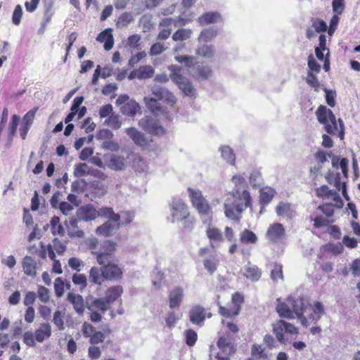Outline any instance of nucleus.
<instances>
[{
    "instance_id": "nucleus-1",
    "label": "nucleus",
    "mask_w": 360,
    "mask_h": 360,
    "mask_svg": "<svg viewBox=\"0 0 360 360\" xmlns=\"http://www.w3.org/2000/svg\"><path fill=\"white\" fill-rule=\"evenodd\" d=\"M231 181L235 184V188L230 193L231 198H227L224 202V213L229 219L239 221L240 214L251 206V197L245 189L247 182L243 176L235 175Z\"/></svg>"
},
{
    "instance_id": "nucleus-2",
    "label": "nucleus",
    "mask_w": 360,
    "mask_h": 360,
    "mask_svg": "<svg viewBox=\"0 0 360 360\" xmlns=\"http://www.w3.org/2000/svg\"><path fill=\"white\" fill-rule=\"evenodd\" d=\"M151 91L155 98L144 97L143 98L147 108L155 117L162 120L172 121L173 115L162 106L160 103L157 101V99L165 100L167 104L173 106L176 102L174 95L166 88L158 85L152 86Z\"/></svg>"
},
{
    "instance_id": "nucleus-3",
    "label": "nucleus",
    "mask_w": 360,
    "mask_h": 360,
    "mask_svg": "<svg viewBox=\"0 0 360 360\" xmlns=\"http://www.w3.org/2000/svg\"><path fill=\"white\" fill-rule=\"evenodd\" d=\"M316 115L318 121L324 125L325 130L327 133L329 134H335L338 133L340 139H344L345 127L343 121L341 119L338 120V128L335 116L331 110L327 108L326 106L321 105L318 108Z\"/></svg>"
},
{
    "instance_id": "nucleus-4",
    "label": "nucleus",
    "mask_w": 360,
    "mask_h": 360,
    "mask_svg": "<svg viewBox=\"0 0 360 360\" xmlns=\"http://www.w3.org/2000/svg\"><path fill=\"white\" fill-rule=\"evenodd\" d=\"M168 70L170 71L171 80L178 86L185 96H193L195 95V89L191 82L181 75L182 68L181 66L170 65L168 66Z\"/></svg>"
},
{
    "instance_id": "nucleus-5",
    "label": "nucleus",
    "mask_w": 360,
    "mask_h": 360,
    "mask_svg": "<svg viewBox=\"0 0 360 360\" xmlns=\"http://www.w3.org/2000/svg\"><path fill=\"white\" fill-rule=\"evenodd\" d=\"M287 302L291 307L294 316L295 315L302 326H308V320L304 316V311L307 310L310 305L309 300L304 297H299L295 298L292 296H289L287 299Z\"/></svg>"
},
{
    "instance_id": "nucleus-6",
    "label": "nucleus",
    "mask_w": 360,
    "mask_h": 360,
    "mask_svg": "<svg viewBox=\"0 0 360 360\" xmlns=\"http://www.w3.org/2000/svg\"><path fill=\"white\" fill-rule=\"evenodd\" d=\"M97 214L101 217H104L110 221L117 223V224H120V226L129 224L132 221L134 217V214L130 212H124L120 215L115 213L112 208L108 207H103L100 208L97 212Z\"/></svg>"
},
{
    "instance_id": "nucleus-7",
    "label": "nucleus",
    "mask_w": 360,
    "mask_h": 360,
    "mask_svg": "<svg viewBox=\"0 0 360 360\" xmlns=\"http://www.w3.org/2000/svg\"><path fill=\"white\" fill-rule=\"evenodd\" d=\"M172 222L179 221L187 215L188 206L179 198H173L170 204Z\"/></svg>"
},
{
    "instance_id": "nucleus-8",
    "label": "nucleus",
    "mask_w": 360,
    "mask_h": 360,
    "mask_svg": "<svg viewBox=\"0 0 360 360\" xmlns=\"http://www.w3.org/2000/svg\"><path fill=\"white\" fill-rule=\"evenodd\" d=\"M266 238L274 243H279L285 238V230L283 224L274 223L269 226L266 233Z\"/></svg>"
},
{
    "instance_id": "nucleus-9",
    "label": "nucleus",
    "mask_w": 360,
    "mask_h": 360,
    "mask_svg": "<svg viewBox=\"0 0 360 360\" xmlns=\"http://www.w3.org/2000/svg\"><path fill=\"white\" fill-rule=\"evenodd\" d=\"M139 125L147 132L160 135L165 133V129L156 120L150 116H146L139 120Z\"/></svg>"
},
{
    "instance_id": "nucleus-10",
    "label": "nucleus",
    "mask_w": 360,
    "mask_h": 360,
    "mask_svg": "<svg viewBox=\"0 0 360 360\" xmlns=\"http://www.w3.org/2000/svg\"><path fill=\"white\" fill-rule=\"evenodd\" d=\"M139 125L147 132L160 135L165 133V129L156 120L150 116H146L139 120Z\"/></svg>"
},
{
    "instance_id": "nucleus-11",
    "label": "nucleus",
    "mask_w": 360,
    "mask_h": 360,
    "mask_svg": "<svg viewBox=\"0 0 360 360\" xmlns=\"http://www.w3.org/2000/svg\"><path fill=\"white\" fill-rule=\"evenodd\" d=\"M85 307L91 311L98 309L102 312L106 311L110 308L104 297L94 298L92 296H87L86 297Z\"/></svg>"
},
{
    "instance_id": "nucleus-12",
    "label": "nucleus",
    "mask_w": 360,
    "mask_h": 360,
    "mask_svg": "<svg viewBox=\"0 0 360 360\" xmlns=\"http://www.w3.org/2000/svg\"><path fill=\"white\" fill-rule=\"evenodd\" d=\"M206 235L210 239L211 247L214 249L219 248L224 241L221 231L218 228L211 226V224H208Z\"/></svg>"
},
{
    "instance_id": "nucleus-13",
    "label": "nucleus",
    "mask_w": 360,
    "mask_h": 360,
    "mask_svg": "<svg viewBox=\"0 0 360 360\" xmlns=\"http://www.w3.org/2000/svg\"><path fill=\"white\" fill-rule=\"evenodd\" d=\"M311 308L312 311L309 314L308 318H307L308 324L309 321L314 324H317L321 317L326 314L324 306L321 302L316 301L311 306Z\"/></svg>"
},
{
    "instance_id": "nucleus-14",
    "label": "nucleus",
    "mask_w": 360,
    "mask_h": 360,
    "mask_svg": "<svg viewBox=\"0 0 360 360\" xmlns=\"http://www.w3.org/2000/svg\"><path fill=\"white\" fill-rule=\"evenodd\" d=\"M102 268L105 280L116 281L122 276V271L117 264L108 263Z\"/></svg>"
},
{
    "instance_id": "nucleus-15",
    "label": "nucleus",
    "mask_w": 360,
    "mask_h": 360,
    "mask_svg": "<svg viewBox=\"0 0 360 360\" xmlns=\"http://www.w3.org/2000/svg\"><path fill=\"white\" fill-rule=\"evenodd\" d=\"M206 310L200 305L193 306L189 311V320L193 324L201 325L205 320Z\"/></svg>"
},
{
    "instance_id": "nucleus-16",
    "label": "nucleus",
    "mask_w": 360,
    "mask_h": 360,
    "mask_svg": "<svg viewBox=\"0 0 360 360\" xmlns=\"http://www.w3.org/2000/svg\"><path fill=\"white\" fill-rule=\"evenodd\" d=\"M223 21L221 15L217 11L206 12L198 17V22L202 25L221 22Z\"/></svg>"
},
{
    "instance_id": "nucleus-17",
    "label": "nucleus",
    "mask_w": 360,
    "mask_h": 360,
    "mask_svg": "<svg viewBox=\"0 0 360 360\" xmlns=\"http://www.w3.org/2000/svg\"><path fill=\"white\" fill-rule=\"evenodd\" d=\"M67 300L73 305L74 309L79 316L84 314L85 302L82 295L70 292L68 294Z\"/></svg>"
},
{
    "instance_id": "nucleus-18",
    "label": "nucleus",
    "mask_w": 360,
    "mask_h": 360,
    "mask_svg": "<svg viewBox=\"0 0 360 360\" xmlns=\"http://www.w3.org/2000/svg\"><path fill=\"white\" fill-rule=\"evenodd\" d=\"M184 297V290L181 287L174 288L169 295V304L171 309L177 308L181 304Z\"/></svg>"
},
{
    "instance_id": "nucleus-19",
    "label": "nucleus",
    "mask_w": 360,
    "mask_h": 360,
    "mask_svg": "<svg viewBox=\"0 0 360 360\" xmlns=\"http://www.w3.org/2000/svg\"><path fill=\"white\" fill-rule=\"evenodd\" d=\"M113 222L108 219V221L97 227L96 233L105 237L112 236L120 227V224H113Z\"/></svg>"
},
{
    "instance_id": "nucleus-20",
    "label": "nucleus",
    "mask_w": 360,
    "mask_h": 360,
    "mask_svg": "<svg viewBox=\"0 0 360 360\" xmlns=\"http://www.w3.org/2000/svg\"><path fill=\"white\" fill-rule=\"evenodd\" d=\"M127 134L132 139L135 144L140 146H146L148 141L145 135L134 127H129L126 129Z\"/></svg>"
},
{
    "instance_id": "nucleus-21",
    "label": "nucleus",
    "mask_w": 360,
    "mask_h": 360,
    "mask_svg": "<svg viewBox=\"0 0 360 360\" xmlns=\"http://www.w3.org/2000/svg\"><path fill=\"white\" fill-rule=\"evenodd\" d=\"M111 32L112 30L110 28H107L101 32L96 38L98 41L104 42L103 47L105 51L110 50L113 46L114 41Z\"/></svg>"
},
{
    "instance_id": "nucleus-22",
    "label": "nucleus",
    "mask_w": 360,
    "mask_h": 360,
    "mask_svg": "<svg viewBox=\"0 0 360 360\" xmlns=\"http://www.w3.org/2000/svg\"><path fill=\"white\" fill-rule=\"evenodd\" d=\"M125 166V160L122 156L115 154L110 155L108 162V167L110 169L115 171H122L124 169Z\"/></svg>"
},
{
    "instance_id": "nucleus-23",
    "label": "nucleus",
    "mask_w": 360,
    "mask_h": 360,
    "mask_svg": "<svg viewBox=\"0 0 360 360\" xmlns=\"http://www.w3.org/2000/svg\"><path fill=\"white\" fill-rule=\"evenodd\" d=\"M218 34V30L214 27H209L203 29L198 37V41L199 43H208L212 41Z\"/></svg>"
},
{
    "instance_id": "nucleus-24",
    "label": "nucleus",
    "mask_w": 360,
    "mask_h": 360,
    "mask_svg": "<svg viewBox=\"0 0 360 360\" xmlns=\"http://www.w3.org/2000/svg\"><path fill=\"white\" fill-rule=\"evenodd\" d=\"M217 347L226 354L231 355L235 352L234 347L229 336H221L217 342Z\"/></svg>"
},
{
    "instance_id": "nucleus-25",
    "label": "nucleus",
    "mask_w": 360,
    "mask_h": 360,
    "mask_svg": "<svg viewBox=\"0 0 360 360\" xmlns=\"http://www.w3.org/2000/svg\"><path fill=\"white\" fill-rule=\"evenodd\" d=\"M194 207H195L198 212L204 217L202 219L204 224H210L212 223V210L207 200L200 202Z\"/></svg>"
},
{
    "instance_id": "nucleus-26",
    "label": "nucleus",
    "mask_w": 360,
    "mask_h": 360,
    "mask_svg": "<svg viewBox=\"0 0 360 360\" xmlns=\"http://www.w3.org/2000/svg\"><path fill=\"white\" fill-rule=\"evenodd\" d=\"M123 293V288L120 285H115L109 288L105 292V300L110 306L117 300Z\"/></svg>"
},
{
    "instance_id": "nucleus-27",
    "label": "nucleus",
    "mask_w": 360,
    "mask_h": 360,
    "mask_svg": "<svg viewBox=\"0 0 360 360\" xmlns=\"http://www.w3.org/2000/svg\"><path fill=\"white\" fill-rule=\"evenodd\" d=\"M243 276L252 281H257L261 278L262 271L257 266L248 263L243 268Z\"/></svg>"
},
{
    "instance_id": "nucleus-28",
    "label": "nucleus",
    "mask_w": 360,
    "mask_h": 360,
    "mask_svg": "<svg viewBox=\"0 0 360 360\" xmlns=\"http://www.w3.org/2000/svg\"><path fill=\"white\" fill-rule=\"evenodd\" d=\"M276 301L278 302L276 306V311L280 317L292 319L295 318L291 307L289 304L285 302H281L280 298H278Z\"/></svg>"
},
{
    "instance_id": "nucleus-29",
    "label": "nucleus",
    "mask_w": 360,
    "mask_h": 360,
    "mask_svg": "<svg viewBox=\"0 0 360 360\" xmlns=\"http://www.w3.org/2000/svg\"><path fill=\"white\" fill-rule=\"evenodd\" d=\"M51 335V328L49 323H41L34 332V338L39 342H42L46 338Z\"/></svg>"
},
{
    "instance_id": "nucleus-30",
    "label": "nucleus",
    "mask_w": 360,
    "mask_h": 360,
    "mask_svg": "<svg viewBox=\"0 0 360 360\" xmlns=\"http://www.w3.org/2000/svg\"><path fill=\"white\" fill-rule=\"evenodd\" d=\"M140 109L139 104L134 100H130L120 107L122 113L129 117H134Z\"/></svg>"
},
{
    "instance_id": "nucleus-31",
    "label": "nucleus",
    "mask_w": 360,
    "mask_h": 360,
    "mask_svg": "<svg viewBox=\"0 0 360 360\" xmlns=\"http://www.w3.org/2000/svg\"><path fill=\"white\" fill-rule=\"evenodd\" d=\"M195 53L198 56L202 58H212L215 53L214 46L212 44H207V43H205L204 44L202 45H199L195 50Z\"/></svg>"
},
{
    "instance_id": "nucleus-32",
    "label": "nucleus",
    "mask_w": 360,
    "mask_h": 360,
    "mask_svg": "<svg viewBox=\"0 0 360 360\" xmlns=\"http://www.w3.org/2000/svg\"><path fill=\"white\" fill-rule=\"evenodd\" d=\"M273 333L275 334L276 339L281 344L286 345L288 340L284 337L283 333L285 325L284 320H279L275 323H273Z\"/></svg>"
},
{
    "instance_id": "nucleus-33",
    "label": "nucleus",
    "mask_w": 360,
    "mask_h": 360,
    "mask_svg": "<svg viewBox=\"0 0 360 360\" xmlns=\"http://www.w3.org/2000/svg\"><path fill=\"white\" fill-rule=\"evenodd\" d=\"M37 263L34 258L26 256L22 260V268L25 274L33 276L36 274Z\"/></svg>"
},
{
    "instance_id": "nucleus-34",
    "label": "nucleus",
    "mask_w": 360,
    "mask_h": 360,
    "mask_svg": "<svg viewBox=\"0 0 360 360\" xmlns=\"http://www.w3.org/2000/svg\"><path fill=\"white\" fill-rule=\"evenodd\" d=\"M89 280L94 284L101 285L105 280L103 268L101 267L99 269L96 266L92 267L89 272Z\"/></svg>"
},
{
    "instance_id": "nucleus-35",
    "label": "nucleus",
    "mask_w": 360,
    "mask_h": 360,
    "mask_svg": "<svg viewBox=\"0 0 360 360\" xmlns=\"http://www.w3.org/2000/svg\"><path fill=\"white\" fill-rule=\"evenodd\" d=\"M276 214L278 216L292 218L295 215V212L292 209L289 203L280 202L276 209Z\"/></svg>"
},
{
    "instance_id": "nucleus-36",
    "label": "nucleus",
    "mask_w": 360,
    "mask_h": 360,
    "mask_svg": "<svg viewBox=\"0 0 360 360\" xmlns=\"http://www.w3.org/2000/svg\"><path fill=\"white\" fill-rule=\"evenodd\" d=\"M256 234L249 229H245L240 233V240L245 244H255L257 242Z\"/></svg>"
},
{
    "instance_id": "nucleus-37",
    "label": "nucleus",
    "mask_w": 360,
    "mask_h": 360,
    "mask_svg": "<svg viewBox=\"0 0 360 360\" xmlns=\"http://www.w3.org/2000/svg\"><path fill=\"white\" fill-rule=\"evenodd\" d=\"M221 158L228 163L233 165L235 164L236 156L233 150L228 146H221L219 148Z\"/></svg>"
},
{
    "instance_id": "nucleus-38",
    "label": "nucleus",
    "mask_w": 360,
    "mask_h": 360,
    "mask_svg": "<svg viewBox=\"0 0 360 360\" xmlns=\"http://www.w3.org/2000/svg\"><path fill=\"white\" fill-rule=\"evenodd\" d=\"M81 218L86 221H91L96 217V211L91 206L82 207L79 210Z\"/></svg>"
},
{
    "instance_id": "nucleus-39",
    "label": "nucleus",
    "mask_w": 360,
    "mask_h": 360,
    "mask_svg": "<svg viewBox=\"0 0 360 360\" xmlns=\"http://www.w3.org/2000/svg\"><path fill=\"white\" fill-rule=\"evenodd\" d=\"M50 226L53 235L63 236L65 234V229L62 224H60V218L58 217L54 216L51 219Z\"/></svg>"
},
{
    "instance_id": "nucleus-40",
    "label": "nucleus",
    "mask_w": 360,
    "mask_h": 360,
    "mask_svg": "<svg viewBox=\"0 0 360 360\" xmlns=\"http://www.w3.org/2000/svg\"><path fill=\"white\" fill-rule=\"evenodd\" d=\"M274 194L275 191L271 188L261 190L259 195L260 204L264 205L269 204L273 199Z\"/></svg>"
},
{
    "instance_id": "nucleus-41",
    "label": "nucleus",
    "mask_w": 360,
    "mask_h": 360,
    "mask_svg": "<svg viewBox=\"0 0 360 360\" xmlns=\"http://www.w3.org/2000/svg\"><path fill=\"white\" fill-rule=\"evenodd\" d=\"M192 31L190 29H179L172 35L174 41H184L191 38Z\"/></svg>"
},
{
    "instance_id": "nucleus-42",
    "label": "nucleus",
    "mask_w": 360,
    "mask_h": 360,
    "mask_svg": "<svg viewBox=\"0 0 360 360\" xmlns=\"http://www.w3.org/2000/svg\"><path fill=\"white\" fill-rule=\"evenodd\" d=\"M212 75V70L208 66L198 65L196 68V77L199 80L207 79Z\"/></svg>"
},
{
    "instance_id": "nucleus-43",
    "label": "nucleus",
    "mask_w": 360,
    "mask_h": 360,
    "mask_svg": "<svg viewBox=\"0 0 360 360\" xmlns=\"http://www.w3.org/2000/svg\"><path fill=\"white\" fill-rule=\"evenodd\" d=\"M138 70L139 79H146L151 78L155 72L154 68L150 65H143Z\"/></svg>"
},
{
    "instance_id": "nucleus-44",
    "label": "nucleus",
    "mask_w": 360,
    "mask_h": 360,
    "mask_svg": "<svg viewBox=\"0 0 360 360\" xmlns=\"http://www.w3.org/2000/svg\"><path fill=\"white\" fill-rule=\"evenodd\" d=\"M188 191L193 207L206 200L203 198L201 191H195L191 188H188Z\"/></svg>"
},
{
    "instance_id": "nucleus-45",
    "label": "nucleus",
    "mask_w": 360,
    "mask_h": 360,
    "mask_svg": "<svg viewBox=\"0 0 360 360\" xmlns=\"http://www.w3.org/2000/svg\"><path fill=\"white\" fill-rule=\"evenodd\" d=\"M20 121V117L17 115H13L11 117V121L8 127V139L12 141L14 136L16 134L17 127Z\"/></svg>"
},
{
    "instance_id": "nucleus-46",
    "label": "nucleus",
    "mask_w": 360,
    "mask_h": 360,
    "mask_svg": "<svg viewBox=\"0 0 360 360\" xmlns=\"http://www.w3.org/2000/svg\"><path fill=\"white\" fill-rule=\"evenodd\" d=\"M133 20L131 13L125 12L122 13L117 20L116 25L118 27L122 28L127 27Z\"/></svg>"
},
{
    "instance_id": "nucleus-47",
    "label": "nucleus",
    "mask_w": 360,
    "mask_h": 360,
    "mask_svg": "<svg viewBox=\"0 0 360 360\" xmlns=\"http://www.w3.org/2000/svg\"><path fill=\"white\" fill-rule=\"evenodd\" d=\"M105 123L110 126L114 129H118L122 126V121L120 115L112 114L107 120Z\"/></svg>"
},
{
    "instance_id": "nucleus-48",
    "label": "nucleus",
    "mask_w": 360,
    "mask_h": 360,
    "mask_svg": "<svg viewBox=\"0 0 360 360\" xmlns=\"http://www.w3.org/2000/svg\"><path fill=\"white\" fill-rule=\"evenodd\" d=\"M175 61L179 63H184L186 67L191 68L194 65L195 63V57L191 56H174Z\"/></svg>"
},
{
    "instance_id": "nucleus-49",
    "label": "nucleus",
    "mask_w": 360,
    "mask_h": 360,
    "mask_svg": "<svg viewBox=\"0 0 360 360\" xmlns=\"http://www.w3.org/2000/svg\"><path fill=\"white\" fill-rule=\"evenodd\" d=\"M252 355L256 359L265 360L267 359V355L264 353V349L259 345H252Z\"/></svg>"
},
{
    "instance_id": "nucleus-50",
    "label": "nucleus",
    "mask_w": 360,
    "mask_h": 360,
    "mask_svg": "<svg viewBox=\"0 0 360 360\" xmlns=\"http://www.w3.org/2000/svg\"><path fill=\"white\" fill-rule=\"evenodd\" d=\"M250 183L252 187H259L263 183L262 174L258 171H253L250 176Z\"/></svg>"
},
{
    "instance_id": "nucleus-51",
    "label": "nucleus",
    "mask_w": 360,
    "mask_h": 360,
    "mask_svg": "<svg viewBox=\"0 0 360 360\" xmlns=\"http://www.w3.org/2000/svg\"><path fill=\"white\" fill-rule=\"evenodd\" d=\"M203 264H204L205 269H207V271L211 274H212L217 270V261L213 257H209V258H207L206 259H205Z\"/></svg>"
},
{
    "instance_id": "nucleus-52",
    "label": "nucleus",
    "mask_w": 360,
    "mask_h": 360,
    "mask_svg": "<svg viewBox=\"0 0 360 360\" xmlns=\"http://www.w3.org/2000/svg\"><path fill=\"white\" fill-rule=\"evenodd\" d=\"M271 278L274 281L283 279L282 265L278 264H274L273 269L271 271Z\"/></svg>"
},
{
    "instance_id": "nucleus-53",
    "label": "nucleus",
    "mask_w": 360,
    "mask_h": 360,
    "mask_svg": "<svg viewBox=\"0 0 360 360\" xmlns=\"http://www.w3.org/2000/svg\"><path fill=\"white\" fill-rule=\"evenodd\" d=\"M53 322L59 330H63L65 329L63 316L60 311L57 310L54 312Z\"/></svg>"
},
{
    "instance_id": "nucleus-54",
    "label": "nucleus",
    "mask_w": 360,
    "mask_h": 360,
    "mask_svg": "<svg viewBox=\"0 0 360 360\" xmlns=\"http://www.w3.org/2000/svg\"><path fill=\"white\" fill-rule=\"evenodd\" d=\"M88 165L86 163H79L75 165L74 175L76 177H81L89 174Z\"/></svg>"
},
{
    "instance_id": "nucleus-55",
    "label": "nucleus",
    "mask_w": 360,
    "mask_h": 360,
    "mask_svg": "<svg viewBox=\"0 0 360 360\" xmlns=\"http://www.w3.org/2000/svg\"><path fill=\"white\" fill-rule=\"evenodd\" d=\"M86 183L84 179H77L72 183V191L76 193H81L84 191Z\"/></svg>"
},
{
    "instance_id": "nucleus-56",
    "label": "nucleus",
    "mask_w": 360,
    "mask_h": 360,
    "mask_svg": "<svg viewBox=\"0 0 360 360\" xmlns=\"http://www.w3.org/2000/svg\"><path fill=\"white\" fill-rule=\"evenodd\" d=\"M198 338L197 333L193 329H188L186 331V343L188 346H193Z\"/></svg>"
},
{
    "instance_id": "nucleus-57",
    "label": "nucleus",
    "mask_w": 360,
    "mask_h": 360,
    "mask_svg": "<svg viewBox=\"0 0 360 360\" xmlns=\"http://www.w3.org/2000/svg\"><path fill=\"white\" fill-rule=\"evenodd\" d=\"M306 82L309 86L314 87L315 89V91H318V88L320 86V83L316 76L311 71H308L307 72Z\"/></svg>"
},
{
    "instance_id": "nucleus-58",
    "label": "nucleus",
    "mask_w": 360,
    "mask_h": 360,
    "mask_svg": "<svg viewBox=\"0 0 360 360\" xmlns=\"http://www.w3.org/2000/svg\"><path fill=\"white\" fill-rule=\"evenodd\" d=\"M325 93H326V101L327 104L330 106L331 108L334 107L335 105V96L336 93L335 91H332L330 89H328L326 88L323 89Z\"/></svg>"
},
{
    "instance_id": "nucleus-59",
    "label": "nucleus",
    "mask_w": 360,
    "mask_h": 360,
    "mask_svg": "<svg viewBox=\"0 0 360 360\" xmlns=\"http://www.w3.org/2000/svg\"><path fill=\"white\" fill-rule=\"evenodd\" d=\"M37 110V108H33V109L30 110L29 112H27L24 115V117L22 118V124L28 126V127H31Z\"/></svg>"
},
{
    "instance_id": "nucleus-60",
    "label": "nucleus",
    "mask_w": 360,
    "mask_h": 360,
    "mask_svg": "<svg viewBox=\"0 0 360 360\" xmlns=\"http://www.w3.org/2000/svg\"><path fill=\"white\" fill-rule=\"evenodd\" d=\"M22 8L20 5H17L12 15V22L14 25H18L20 23L22 15Z\"/></svg>"
},
{
    "instance_id": "nucleus-61",
    "label": "nucleus",
    "mask_w": 360,
    "mask_h": 360,
    "mask_svg": "<svg viewBox=\"0 0 360 360\" xmlns=\"http://www.w3.org/2000/svg\"><path fill=\"white\" fill-rule=\"evenodd\" d=\"M93 254L96 255V260L97 262L103 266L104 265H106L110 262V257L108 255L106 254V252H93Z\"/></svg>"
},
{
    "instance_id": "nucleus-62",
    "label": "nucleus",
    "mask_w": 360,
    "mask_h": 360,
    "mask_svg": "<svg viewBox=\"0 0 360 360\" xmlns=\"http://www.w3.org/2000/svg\"><path fill=\"white\" fill-rule=\"evenodd\" d=\"M103 250L101 252H106L107 255L110 256L111 253L115 251L117 244L110 240H105L102 244Z\"/></svg>"
},
{
    "instance_id": "nucleus-63",
    "label": "nucleus",
    "mask_w": 360,
    "mask_h": 360,
    "mask_svg": "<svg viewBox=\"0 0 360 360\" xmlns=\"http://www.w3.org/2000/svg\"><path fill=\"white\" fill-rule=\"evenodd\" d=\"M166 49L167 47H165L162 44L157 42L152 45L149 53L150 56H158Z\"/></svg>"
},
{
    "instance_id": "nucleus-64",
    "label": "nucleus",
    "mask_w": 360,
    "mask_h": 360,
    "mask_svg": "<svg viewBox=\"0 0 360 360\" xmlns=\"http://www.w3.org/2000/svg\"><path fill=\"white\" fill-rule=\"evenodd\" d=\"M333 203H325L319 206V210H320L326 216L330 217L334 214Z\"/></svg>"
}]
</instances>
